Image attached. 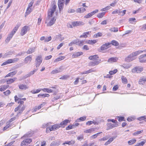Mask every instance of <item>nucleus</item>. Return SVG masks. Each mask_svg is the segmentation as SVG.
Listing matches in <instances>:
<instances>
[{
    "instance_id": "obj_1",
    "label": "nucleus",
    "mask_w": 146,
    "mask_h": 146,
    "mask_svg": "<svg viewBox=\"0 0 146 146\" xmlns=\"http://www.w3.org/2000/svg\"><path fill=\"white\" fill-rule=\"evenodd\" d=\"M56 3L54 1L52 2L50 9L48 12V18L46 19L45 23H47V26H51L55 23L56 17H54L51 19L54 13L56 11Z\"/></svg>"
},
{
    "instance_id": "obj_2",
    "label": "nucleus",
    "mask_w": 146,
    "mask_h": 146,
    "mask_svg": "<svg viewBox=\"0 0 146 146\" xmlns=\"http://www.w3.org/2000/svg\"><path fill=\"white\" fill-rule=\"evenodd\" d=\"M23 96L19 95L17 96L16 95L14 96L15 101L19 104L14 109V111L17 113V116H19L23 112L25 108V106L24 105V102L26 100V98H20Z\"/></svg>"
},
{
    "instance_id": "obj_3",
    "label": "nucleus",
    "mask_w": 146,
    "mask_h": 146,
    "mask_svg": "<svg viewBox=\"0 0 146 146\" xmlns=\"http://www.w3.org/2000/svg\"><path fill=\"white\" fill-rule=\"evenodd\" d=\"M88 59L91 60L88 64L90 66H94L98 65L101 62V60L99 59V57L98 55H94L90 56L88 57Z\"/></svg>"
},
{
    "instance_id": "obj_4",
    "label": "nucleus",
    "mask_w": 146,
    "mask_h": 146,
    "mask_svg": "<svg viewBox=\"0 0 146 146\" xmlns=\"http://www.w3.org/2000/svg\"><path fill=\"white\" fill-rule=\"evenodd\" d=\"M143 67L140 66H136L131 70V72L133 73H140L143 70Z\"/></svg>"
},
{
    "instance_id": "obj_5",
    "label": "nucleus",
    "mask_w": 146,
    "mask_h": 146,
    "mask_svg": "<svg viewBox=\"0 0 146 146\" xmlns=\"http://www.w3.org/2000/svg\"><path fill=\"white\" fill-rule=\"evenodd\" d=\"M19 60L18 58H14L13 59H8L6 61L3 62L2 64V65H5L9 64L14 63L17 61Z\"/></svg>"
},
{
    "instance_id": "obj_6",
    "label": "nucleus",
    "mask_w": 146,
    "mask_h": 146,
    "mask_svg": "<svg viewBox=\"0 0 146 146\" xmlns=\"http://www.w3.org/2000/svg\"><path fill=\"white\" fill-rule=\"evenodd\" d=\"M70 119H65L64 120L62 121L60 124L61 127L64 128L65 126L67 125V124L70 123L71 122Z\"/></svg>"
},
{
    "instance_id": "obj_7",
    "label": "nucleus",
    "mask_w": 146,
    "mask_h": 146,
    "mask_svg": "<svg viewBox=\"0 0 146 146\" xmlns=\"http://www.w3.org/2000/svg\"><path fill=\"white\" fill-rule=\"evenodd\" d=\"M42 58L41 56H37L36 59V67H38L42 61Z\"/></svg>"
},
{
    "instance_id": "obj_8",
    "label": "nucleus",
    "mask_w": 146,
    "mask_h": 146,
    "mask_svg": "<svg viewBox=\"0 0 146 146\" xmlns=\"http://www.w3.org/2000/svg\"><path fill=\"white\" fill-rule=\"evenodd\" d=\"M28 30H29V27L28 26H25L22 28L20 33L21 35L23 36L27 32Z\"/></svg>"
},
{
    "instance_id": "obj_9",
    "label": "nucleus",
    "mask_w": 146,
    "mask_h": 146,
    "mask_svg": "<svg viewBox=\"0 0 146 146\" xmlns=\"http://www.w3.org/2000/svg\"><path fill=\"white\" fill-rule=\"evenodd\" d=\"M144 52H146V49L143 50H138L132 52L130 54V56H132L133 58H134L135 56H137Z\"/></svg>"
},
{
    "instance_id": "obj_10",
    "label": "nucleus",
    "mask_w": 146,
    "mask_h": 146,
    "mask_svg": "<svg viewBox=\"0 0 146 146\" xmlns=\"http://www.w3.org/2000/svg\"><path fill=\"white\" fill-rule=\"evenodd\" d=\"M61 127L60 124L56 123L53 125L51 127H49V129L50 131H55Z\"/></svg>"
},
{
    "instance_id": "obj_11",
    "label": "nucleus",
    "mask_w": 146,
    "mask_h": 146,
    "mask_svg": "<svg viewBox=\"0 0 146 146\" xmlns=\"http://www.w3.org/2000/svg\"><path fill=\"white\" fill-rule=\"evenodd\" d=\"M99 10L98 9H96L95 10L88 13L87 15H86L84 16V18L86 19H88L91 17L92 16L94 15L95 13L98 12Z\"/></svg>"
},
{
    "instance_id": "obj_12",
    "label": "nucleus",
    "mask_w": 146,
    "mask_h": 146,
    "mask_svg": "<svg viewBox=\"0 0 146 146\" xmlns=\"http://www.w3.org/2000/svg\"><path fill=\"white\" fill-rule=\"evenodd\" d=\"M138 59L141 63L146 62V54L140 55Z\"/></svg>"
},
{
    "instance_id": "obj_13",
    "label": "nucleus",
    "mask_w": 146,
    "mask_h": 146,
    "mask_svg": "<svg viewBox=\"0 0 146 146\" xmlns=\"http://www.w3.org/2000/svg\"><path fill=\"white\" fill-rule=\"evenodd\" d=\"M84 24V23L82 21H77L72 22V25L74 27L83 25Z\"/></svg>"
},
{
    "instance_id": "obj_14",
    "label": "nucleus",
    "mask_w": 146,
    "mask_h": 146,
    "mask_svg": "<svg viewBox=\"0 0 146 146\" xmlns=\"http://www.w3.org/2000/svg\"><path fill=\"white\" fill-rule=\"evenodd\" d=\"M107 127L106 129L108 130L111 129L114 127H117L118 126V124H112L111 123H108L106 124Z\"/></svg>"
},
{
    "instance_id": "obj_15",
    "label": "nucleus",
    "mask_w": 146,
    "mask_h": 146,
    "mask_svg": "<svg viewBox=\"0 0 146 146\" xmlns=\"http://www.w3.org/2000/svg\"><path fill=\"white\" fill-rule=\"evenodd\" d=\"M146 82V77L143 76L141 77L138 81V83L140 85H143Z\"/></svg>"
},
{
    "instance_id": "obj_16",
    "label": "nucleus",
    "mask_w": 146,
    "mask_h": 146,
    "mask_svg": "<svg viewBox=\"0 0 146 146\" xmlns=\"http://www.w3.org/2000/svg\"><path fill=\"white\" fill-rule=\"evenodd\" d=\"M17 78L14 77L13 78H10L6 80V83L8 85L11 84L13 83L16 80Z\"/></svg>"
},
{
    "instance_id": "obj_17",
    "label": "nucleus",
    "mask_w": 146,
    "mask_h": 146,
    "mask_svg": "<svg viewBox=\"0 0 146 146\" xmlns=\"http://www.w3.org/2000/svg\"><path fill=\"white\" fill-rule=\"evenodd\" d=\"M19 89L21 90H25L29 88V86L26 84H21L18 85Z\"/></svg>"
},
{
    "instance_id": "obj_18",
    "label": "nucleus",
    "mask_w": 146,
    "mask_h": 146,
    "mask_svg": "<svg viewBox=\"0 0 146 146\" xmlns=\"http://www.w3.org/2000/svg\"><path fill=\"white\" fill-rule=\"evenodd\" d=\"M111 43H106L102 45L101 47V50H104L110 47Z\"/></svg>"
},
{
    "instance_id": "obj_19",
    "label": "nucleus",
    "mask_w": 146,
    "mask_h": 146,
    "mask_svg": "<svg viewBox=\"0 0 146 146\" xmlns=\"http://www.w3.org/2000/svg\"><path fill=\"white\" fill-rule=\"evenodd\" d=\"M32 56L31 55L27 56L24 59V62L26 63H30L32 60Z\"/></svg>"
},
{
    "instance_id": "obj_20",
    "label": "nucleus",
    "mask_w": 146,
    "mask_h": 146,
    "mask_svg": "<svg viewBox=\"0 0 146 146\" xmlns=\"http://www.w3.org/2000/svg\"><path fill=\"white\" fill-rule=\"evenodd\" d=\"M83 53L82 52H76L74 53L72 55V58H76L79 56L82 55Z\"/></svg>"
},
{
    "instance_id": "obj_21",
    "label": "nucleus",
    "mask_w": 146,
    "mask_h": 146,
    "mask_svg": "<svg viewBox=\"0 0 146 146\" xmlns=\"http://www.w3.org/2000/svg\"><path fill=\"white\" fill-rule=\"evenodd\" d=\"M118 60V58L117 57H111L108 59V62L110 63H111L117 62Z\"/></svg>"
},
{
    "instance_id": "obj_22",
    "label": "nucleus",
    "mask_w": 146,
    "mask_h": 146,
    "mask_svg": "<svg viewBox=\"0 0 146 146\" xmlns=\"http://www.w3.org/2000/svg\"><path fill=\"white\" fill-rule=\"evenodd\" d=\"M17 71L15 70L13 72H10L8 74L6 75L5 77H13L15 76L17 73Z\"/></svg>"
},
{
    "instance_id": "obj_23",
    "label": "nucleus",
    "mask_w": 146,
    "mask_h": 146,
    "mask_svg": "<svg viewBox=\"0 0 146 146\" xmlns=\"http://www.w3.org/2000/svg\"><path fill=\"white\" fill-rule=\"evenodd\" d=\"M66 57L64 56H61L58 57L57 58L55 59L54 61V62H57L58 61H61L64 59Z\"/></svg>"
},
{
    "instance_id": "obj_24",
    "label": "nucleus",
    "mask_w": 146,
    "mask_h": 146,
    "mask_svg": "<svg viewBox=\"0 0 146 146\" xmlns=\"http://www.w3.org/2000/svg\"><path fill=\"white\" fill-rule=\"evenodd\" d=\"M97 42V40H86V43L90 44H93L96 43Z\"/></svg>"
},
{
    "instance_id": "obj_25",
    "label": "nucleus",
    "mask_w": 146,
    "mask_h": 146,
    "mask_svg": "<svg viewBox=\"0 0 146 146\" xmlns=\"http://www.w3.org/2000/svg\"><path fill=\"white\" fill-rule=\"evenodd\" d=\"M38 97L39 98H44L45 97H48L50 96V95L48 94H39L37 95Z\"/></svg>"
},
{
    "instance_id": "obj_26",
    "label": "nucleus",
    "mask_w": 146,
    "mask_h": 146,
    "mask_svg": "<svg viewBox=\"0 0 146 146\" xmlns=\"http://www.w3.org/2000/svg\"><path fill=\"white\" fill-rule=\"evenodd\" d=\"M20 26V25L19 24H18L16 25L14 28L13 29V30L12 31L11 33L14 35L17 31Z\"/></svg>"
},
{
    "instance_id": "obj_27",
    "label": "nucleus",
    "mask_w": 146,
    "mask_h": 146,
    "mask_svg": "<svg viewBox=\"0 0 146 146\" xmlns=\"http://www.w3.org/2000/svg\"><path fill=\"white\" fill-rule=\"evenodd\" d=\"M86 118V116H84L82 117H81L76 119L75 121V122H80V121H85Z\"/></svg>"
},
{
    "instance_id": "obj_28",
    "label": "nucleus",
    "mask_w": 146,
    "mask_h": 146,
    "mask_svg": "<svg viewBox=\"0 0 146 146\" xmlns=\"http://www.w3.org/2000/svg\"><path fill=\"white\" fill-rule=\"evenodd\" d=\"M86 11V9L83 7H81L78 8L76 10V12L77 13H83Z\"/></svg>"
},
{
    "instance_id": "obj_29",
    "label": "nucleus",
    "mask_w": 146,
    "mask_h": 146,
    "mask_svg": "<svg viewBox=\"0 0 146 146\" xmlns=\"http://www.w3.org/2000/svg\"><path fill=\"white\" fill-rule=\"evenodd\" d=\"M58 5L59 10L61 11L63 8L64 5V3L61 1H59L58 3Z\"/></svg>"
},
{
    "instance_id": "obj_30",
    "label": "nucleus",
    "mask_w": 146,
    "mask_h": 146,
    "mask_svg": "<svg viewBox=\"0 0 146 146\" xmlns=\"http://www.w3.org/2000/svg\"><path fill=\"white\" fill-rule=\"evenodd\" d=\"M9 87L8 85H3L0 86V91L3 92L6 90Z\"/></svg>"
},
{
    "instance_id": "obj_31",
    "label": "nucleus",
    "mask_w": 146,
    "mask_h": 146,
    "mask_svg": "<svg viewBox=\"0 0 146 146\" xmlns=\"http://www.w3.org/2000/svg\"><path fill=\"white\" fill-rule=\"evenodd\" d=\"M134 59V58H133L132 56H130V54L129 56L125 58V61L127 62H129L132 61Z\"/></svg>"
},
{
    "instance_id": "obj_32",
    "label": "nucleus",
    "mask_w": 146,
    "mask_h": 146,
    "mask_svg": "<svg viewBox=\"0 0 146 146\" xmlns=\"http://www.w3.org/2000/svg\"><path fill=\"white\" fill-rule=\"evenodd\" d=\"M94 131V128H90L84 131V132L86 133H91Z\"/></svg>"
},
{
    "instance_id": "obj_33",
    "label": "nucleus",
    "mask_w": 146,
    "mask_h": 146,
    "mask_svg": "<svg viewBox=\"0 0 146 146\" xmlns=\"http://www.w3.org/2000/svg\"><path fill=\"white\" fill-rule=\"evenodd\" d=\"M42 90L44 92H46L49 93H52L53 92V91L52 89L48 88H42Z\"/></svg>"
},
{
    "instance_id": "obj_34",
    "label": "nucleus",
    "mask_w": 146,
    "mask_h": 146,
    "mask_svg": "<svg viewBox=\"0 0 146 146\" xmlns=\"http://www.w3.org/2000/svg\"><path fill=\"white\" fill-rule=\"evenodd\" d=\"M115 137H113L110 138L109 140L105 143L104 145H107L108 144H109L114 139H115Z\"/></svg>"
},
{
    "instance_id": "obj_35",
    "label": "nucleus",
    "mask_w": 146,
    "mask_h": 146,
    "mask_svg": "<svg viewBox=\"0 0 146 146\" xmlns=\"http://www.w3.org/2000/svg\"><path fill=\"white\" fill-rule=\"evenodd\" d=\"M35 47L30 48L26 52L27 54H31L35 52Z\"/></svg>"
},
{
    "instance_id": "obj_36",
    "label": "nucleus",
    "mask_w": 146,
    "mask_h": 146,
    "mask_svg": "<svg viewBox=\"0 0 146 146\" xmlns=\"http://www.w3.org/2000/svg\"><path fill=\"white\" fill-rule=\"evenodd\" d=\"M11 93V92L9 90H7L3 92L4 95L5 97L9 96Z\"/></svg>"
},
{
    "instance_id": "obj_37",
    "label": "nucleus",
    "mask_w": 146,
    "mask_h": 146,
    "mask_svg": "<svg viewBox=\"0 0 146 146\" xmlns=\"http://www.w3.org/2000/svg\"><path fill=\"white\" fill-rule=\"evenodd\" d=\"M121 79L122 83L124 84H126L127 83V80L126 77L123 76L121 77Z\"/></svg>"
},
{
    "instance_id": "obj_38",
    "label": "nucleus",
    "mask_w": 146,
    "mask_h": 146,
    "mask_svg": "<svg viewBox=\"0 0 146 146\" xmlns=\"http://www.w3.org/2000/svg\"><path fill=\"white\" fill-rule=\"evenodd\" d=\"M92 124H94V125L98 124V123L94 121H89L87 122L86 123V125L90 126Z\"/></svg>"
},
{
    "instance_id": "obj_39",
    "label": "nucleus",
    "mask_w": 146,
    "mask_h": 146,
    "mask_svg": "<svg viewBox=\"0 0 146 146\" xmlns=\"http://www.w3.org/2000/svg\"><path fill=\"white\" fill-rule=\"evenodd\" d=\"M95 72V71L93 69H91L89 70H88L83 72L81 73L82 74H88L91 72Z\"/></svg>"
},
{
    "instance_id": "obj_40",
    "label": "nucleus",
    "mask_w": 146,
    "mask_h": 146,
    "mask_svg": "<svg viewBox=\"0 0 146 146\" xmlns=\"http://www.w3.org/2000/svg\"><path fill=\"white\" fill-rule=\"evenodd\" d=\"M106 13V12H104L98 13L97 17L99 18H101L103 17Z\"/></svg>"
},
{
    "instance_id": "obj_41",
    "label": "nucleus",
    "mask_w": 146,
    "mask_h": 146,
    "mask_svg": "<svg viewBox=\"0 0 146 146\" xmlns=\"http://www.w3.org/2000/svg\"><path fill=\"white\" fill-rule=\"evenodd\" d=\"M13 35V34L11 33L9 34L5 40L6 42H9L10 39L12 38Z\"/></svg>"
},
{
    "instance_id": "obj_42",
    "label": "nucleus",
    "mask_w": 146,
    "mask_h": 146,
    "mask_svg": "<svg viewBox=\"0 0 146 146\" xmlns=\"http://www.w3.org/2000/svg\"><path fill=\"white\" fill-rule=\"evenodd\" d=\"M136 141V139L135 138H133L129 141L128 143L129 145H131L135 143Z\"/></svg>"
},
{
    "instance_id": "obj_43",
    "label": "nucleus",
    "mask_w": 146,
    "mask_h": 146,
    "mask_svg": "<svg viewBox=\"0 0 146 146\" xmlns=\"http://www.w3.org/2000/svg\"><path fill=\"white\" fill-rule=\"evenodd\" d=\"M43 104H41L39 105L35 106L34 109V111H36L37 110H40L43 107Z\"/></svg>"
},
{
    "instance_id": "obj_44",
    "label": "nucleus",
    "mask_w": 146,
    "mask_h": 146,
    "mask_svg": "<svg viewBox=\"0 0 146 146\" xmlns=\"http://www.w3.org/2000/svg\"><path fill=\"white\" fill-rule=\"evenodd\" d=\"M41 90H42V89H38L36 90H32L31 92L33 94H36L39 93Z\"/></svg>"
},
{
    "instance_id": "obj_45",
    "label": "nucleus",
    "mask_w": 146,
    "mask_h": 146,
    "mask_svg": "<svg viewBox=\"0 0 146 146\" xmlns=\"http://www.w3.org/2000/svg\"><path fill=\"white\" fill-rule=\"evenodd\" d=\"M32 9L31 8L27 7L26 11L25 14V17H26L28 15H29L31 12Z\"/></svg>"
},
{
    "instance_id": "obj_46",
    "label": "nucleus",
    "mask_w": 146,
    "mask_h": 146,
    "mask_svg": "<svg viewBox=\"0 0 146 146\" xmlns=\"http://www.w3.org/2000/svg\"><path fill=\"white\" fill-rule=\"evenodd\" d=\"M135 119V117L134 116H130L128 117L127 118V120L129 122L134 121Z\"/></svg>"
},
{
    "instance_id": "obj_47",
    "label": "nucleus",
    "mask_w": 146,
    "mask_h": 146,
    "mask_svg": "<svg viewBox=\"0 0 146 146\" xmlns=\"http://www.w3.org/2000/svg\"><path fill=\"white\" fill-rule=\"evenodd\" d=\"M75 142L74 140H71L70 141H66L65 143H64L63 144H67L69 145H73L74 144Z\"/></svg>"
},
{
    "instance_id": "obj_48",
    "label": "nucleus",
    "mask_w": 146,
    "mask_h": 146,
    "mask_svg": "<svg viewBox=\"0 0 146 146\" xmlns=\"http://www.w3.org/2000/svg\"><path fill=\"white\" fill-rule=\"evenodd\" d=\"M116 118L118 119V121H125V117L124 116H117Z\"/></svg>"
},
{
    "instance_id": "obj_49",
    "label": "nucleus",
    "mask_w": 146,
    "mask_h": 146,
    "mask_svg": "<svg viewBox=\"0 0 146 146\" xmlns=\"http://www.w3.org/2000/svg\"><path fill=\"white\" fill-rule=\"evenodd\" d=\"M7 124L5 127H3V131L6 130L7 129L11 126V124L10 123H9L8 122H7Z\"/></svg>"
},
{
    "instance_id": "obj_50",
    "label": "nucleus",
    "mask_w": 146,
    "mask_h": 146,
    "mask_svg": "<svg viewBox=\"0 0 146 146\" xmlns=\"http://www.w3.org/2000/svg\"><path fill=\"white\" fill-rule=\"evenodd\" d=\"M74 125L72 124H70L68 125V126L66 127V130H69L72 129L74 128Z\"/></svg>"
},
{
    "instance_id": "obj_51",
    "label": "nucleus",
    "mask_w": 146,
    "mask_h": 146,
    "mask_svg": "<svg viewBox=\"0 0 146 146\" xmlns=\"http://www.w3.org/2000/svg\"><path fill=\"white\" fill-rule=\"evenodd\" d=\"M89 34V32H86L84 33L82 35L80 36V37H83L84 38H86L88 37V35Z\"/></svg>"
},
{
    "instance_id": "obj_52",
    "label": "nucleus",
    "mask_w": 146,
    "mask_h": 146,
    "mask_svg": "<svg viewBox=\"0 0 146 146\" xmlns=\"http://www.w3.org/2000/svg\"><path fill=\"white\" fill-rule=\"evenodd\" d=\"M131 66V65L129 64H123L122 66L124 68L128 69Z\"/></svg>"
},
{
    "instance_id": "obj_53",
    "label": "nucleus",
    "mask_w": 146,
    "mask_h": 146,
    "mask_svg": "<svg viewBox=\"0 0 146 146\" xmlns=\"http://www.w3.org/2000/svg\"><path fill=\"white\" fill-rule=\"evenodd\" d=\"M25 142L27 144H28L30 143L32 141V139L31 138L27 139L24 140Z\"/></svg>"
},
{
    "instance_id": "obj_54",
    "label": "nucleus",
    "mask_w": 146,
    "mask_h": 146,
    "mask_svg": "<svg viewBox=\"0 0 146 146\" xmlns=\"http://www.w3.org/2000/svg\"><path fill=\"white\" fill-rule=\"evenodd\" d=\"M111 44V43H110ZM111 43L112 44L115 46H118L119 45V43L117 41L115 40H113L111 41Z\"/></svg>"
},
{
    "instance_id": "obj_55",
    "label": "nucleus",
    "mask_w": 146,
    "mask_h": 146,
    "mask_svg": "<svg viewBox=\"0 0 146 146\" xmlns=\"http://www.w3.org/2000/svg\"><path fill=\"white\" fill-rule=\"evenodd\" d=\"M117 72V69H115L113 70L110 71L109 72V74H110L111 75H113L116 73Z\"/></svg>"
},
{
    "instance_id": "obj_56",
    "label": "nucleus",
    "mask_w": 146,
    "mask_h": 146,
    "mask_svg": "<svg viewBox=\"0 0 146 146\" xmlns=\"http://www.w3.org/2000/svg\"><path fill=\"white\" fill-rule=\"evenodd\" d=\"M84 40L77 41V44L79 46H82L84 44Z\"/></svg>"
},
{
    "instance_id": "obj_57",
    "label": "nucleus",
    "mask_w": 146,
    "mask_h": 146,
    "mask_svg": "<svg viewBox=\"0 0 146 146\" xmlns=\"http://www.w3.org/2000/svg\"><path fill=\"white\" fill-rule=\"evenodd\" d=\"M110 30L111 32H115L118 31V29L117 28L113 27L110 29Z\"/></svg>"
},
{
    "instance_id": "obj_58",
    "label": "nucleus",
    "mask_w": 146,
    "mask_h": 146,
    "mask_svg": "<svg viewBox=\"0 0 146 146\" xmlns=\"http://www.w3.org/2000/svg\"><path fill=\"white\" fill-rule=\"evenodd\" d=\"M145 143V142L142 141L140 143H137L134 146H143Z\"/></svg>"
},
{
    "instance_id": "obj_59",
    "label": "nucleus",
    "mask_w": 146,
    "mask_h": 146,
    "mask_svg": "<svg viewBox=\"0 0 146 146\" xmlns=\"http://www.w3.org/2000/svg\"><path fill=\"white\" fill-rule=\"evenodd\" d=\"M37 69H35L34 70L30 72L28 74V76H31L33 75L37 71Z\"/></svg>"
},
{
    "instance_id": "obj_60",
    "label": "nucleus",
    "mask_w": 146,
    "mask_h": 146,
    "mask_svg": "<svg viewBox=\"0 0 146 146\" xmlns=\"http://www.w3.org/2000/svg\"><path fill=\"white\" fill-rule=\"evenodd\" d=\"M110 8V6H107L106 7L102 9L100 11H106L109 9Z\"/></svg>"
},
{
    "instance_id": "obj_61",
    "label": "nucleus",
    "mask_w": 146,
    "mask_h": 146,
    "mask_svg": "<svg viewBox=\"0 0 146 146\" xmlns=\"http://www.w3.org/2000/svg\"><path fill=\"white\" fill-rule=\"evenodd\" d=\"M69 76L68 75H64L61 76L60 79L62 80H66L69 78Z\"/></svg>"
},
{
    "instance_id": "obj_62",
    "label": "nucleus",
    "mask_w": 146,
    "mask_h": 146,
    "mask_svg": "<svg viewBox=\"0 0 146 146\" xmlns=\"http://www.w3.org/2000/svg\"><path fill=\"white\" fill-rule=\"evenodd\" d=\"M108 122H110L111 121L113 123H114V124H118L117 123V121L116 120H115L114 119H108L107 120Z\"/></svg>"
},
{
    "instance_id": "obj_63",
    "label": "nucleus",
    "mask_w": 146,
    "mask_h": 146,
    "mask_svg": "<svg viewBox=\"0 0 146 146\" xmlns=\"http://www.w3.org/2000/svg\"><path fill=\"white\" fill-rule=\"evenodd\" d=\"M145 115L140 117L137 118V119L139 121H141L144 120L145 121Z\"/></svg>"
},
{
    "instance_id": "obj_64",
    "label": "nucleus",
    "mask_w": 146,
    "mask_h": 146,
    "mask_svg": "<svg viewBox=\"0 0 146 146\" xmlns=\"http://www.w3.org/2000/svg\"><path fill=\"white\" fill-rule=\"evenodd\" d=\"M52 39V37L51 36L48 37L46 38L44 40V41L45 42H47L51 40Z\"/></svg>"
}]
</instances>
